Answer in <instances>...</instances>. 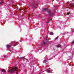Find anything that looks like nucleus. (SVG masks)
I'll return each mask as SVG.
<instances>
[{
    "label": "nucleus",
    "mask_w": 74,
    "mask_h": 74,
    "mask_svg": "<svg viewBox=\"0 0 74 74\" xmlns=\"http://www.w3.org/2000/svg\"><path fill=\"white\" fill-rule=\"evenodd\" d=\"M18 68L17 67H15V68H11V69L9 71H8L9 73H14L16 71H18Z\"/></svg>",
    "instance_id": "nucleus-1"
},
{
    "label": "nucleus",
    "mask_w": 74,
    "mask_h": 74,
    "mask_svg": "<svg viewBox=\"0 0 74 74\" xmlns=\"http://www.w3.org/2000/svg\"><path fill=\"white\" fill-rule=\"evenodd\" d=\"M69 5L71 7H74V4L73 3H71L69 4Z\"/></svg>",
    "instance_id": "nucleus-2"
},
{
    "label": "nucleus",
    "mask_w": 74,
    "mask_h": 74,
    "mask_svg": "<svg viewBox=\"0 0 74 74\" xmlns=\"http://www.w3.org/2000/svg\"><path fill=\"white\" fill-rule=\"evenodd\" d=\"M46 44H47V42L44 41L43 42V45H46Z\"/></svg>",
    "instance_id": "nucleus-3"
},
{
    "label": "nucleus",
    "mask_w": 74,
    "mask_h": 74,
    "mask_svg": "<svg viewBox=\"0 0 74 74\" xmlns=\"http://www.w3.org/2000/svg\"><path fill=\"white\" fill-rule=\"evenodd\" d=\"M47 10V8H43L42 11H46Z\"/></svg>",
    "instance_id": "nucleus-4"
},
{
    "label": "nucleus",
    "mask_w": 74,
    "mask_h": 74,
    "mask_svg": "<svg viewBox=\"0 0 74 74\" xmlns=\"http://www.w3.org/2000/svg\"><path fill=\"white\" fill-rule=\"evenodd\" d=\"M61 46V45L60 44H59L56 46L57 47H58V48H60V47Z\"/></svg>",
    "instance_id": "nucleus-5"
},
{
    "label": "nucleus",
    "mask_w": 74,
    "mask_h": 74,
    "mask_svg": "<svg viewBox=\"0 0 74 74\" xmlns=\"http://www.w3.org/2000/svg\"><path fill=\"white\" fill-rule=\"evenodd\" d=\"M36 5H32V8H36Z\"/></svg>",
    "instance_id": "nucleus-6"
},
{
    "label": "nucleus",
    "mask_w": 74,
    "mask_h": 74,
    "mask_svg": "<svg viewBox=\"0 0 74 74\" xmlns=\"http://www.w3.org/2000/svg\"><path fill=\"white\" fill-rule=\"evenodd\" d=\"M1 71L2 72H3V73H5V69H2Z\"/></svg>",
    "instance_id": "nucleus-7"
},
{
    "label": "nucleus",
    "mask_w": 74,
    "mask_h": 74,
    "mask_svg": "<svg viewBox=\"0 0 74 74\" xmlns=\"http://www.w3.org/2000/svg\"><path fill=\"white\" fill-rule=\"evenodd\" d=\"M7 47H8V48H10V47H11V45H7Z\"/></svg>",
    "instance_id": "nucleus-8"
},
{
    "label": "nucleus",
    "mask_w": 74,
    "mask_h": 74,
    "mask_svg": "<svg viewBox=\"0 0 74 74\" xmlns=\"http://www.w3.org/2000/svg\"><path fill=\"white\" fill-rule=\"evenodd\" d=\"M4 1H3L2 0L1 1L0 4H3V3H4Z\"/></svg>",
    "instance_id": "nucleus-9"
},
{
    "label": "nucleus",
    "mask_w": 74,
    "mask_h": 74,
    "mask_svg": "<svg viewBox=\"0 0 74 74\" xmlns=\"http://www.w3.org/2000/svg\"><path fill=\"white\" fill-rule=\"evenodd\" d=\"M50 35H53V33L52 32H51L50 33Z\"/></svg>",
    "instance_id": "nucleus-10"
},
{
    "label": "nucleus",
    "mask_w": 74,
    "mask_h": 74,
    "mask_svg": "<svg viewBox=\"0 0 74 74\" xmlns=\"http://www.w3.org/2000/svg\"><path fill=\"white\" fill-rule=\"evenodd\" d=\"M46 62H47V60H44V61H43V63H46Z\"/></svg>",
    "instance_id": "nucleus-11"
},
{
    "label": "nucleus",
    "mask_w": 74,
    "mask_h": 74,
    "mask_svg": "<svg viewBox=\"0 0 74 74\" xmlns=\"http://www.w3.org/2000/svg\"><path fill=\"white\" fill-rule=\"evenodd\" d=\"M47 73H51V71L50 70H48L47 71Z\"/></svg>",
    "instance_id": "nucleus-12"
},
{
    "label": "nucleus",
    "mask_w": 74,
    "mask_h": 74,
    "mask_svg": "<svg viewBox=\"0 0 74 74\" xmlns=\"http://www.w3.org/2000/svg\"><path fill=\"white\" fill-rule=\"evenodd\" d=\"M51 12V10H49L48 11V13H50V12Z\"/></svg>",
    "instance_id": "nucleus-13"
},
{
    "label": "nucleus",
    "mask_w": 74,
    "mask_h": 74,
    "mask_svg": "<svg viewBox=\"0 0 74 74\" xmlns=\"http://www.w3.org/2000/svg\"><path fill=\"white\" fill-rule=\"evenodd\" d=\"M69 14H70V12L68 13L67 14V15H69Z\"/></svg>",
    "instance_id": "nucleus-14"
},
{
    "label": "nucleus",
    "mask_w": 74,
    "mask_h": 74,
    "mask_svg": "<svg viewBox=\"0 0 74 74\" xmlns=\"http://www.w3.org/2000/svg\"><path fill=\"white\" fill-rule=\"evenodd\" d=\"M24 58H25V57H21V59H24Z\"/></svg>",
    "instance_id": "nucleus-15"
},
{
    "label": "nucleus",
    "mask_w": 74,
    "mask_h": 74,
    "mask_svg": "<svg viewBox=\"0 0 74 74\" xmlns=\"http://www.w3.org/2000/svg\"><path fill=\"white\" fill-rule=\"evenodd\" d=\"M47 38H48V37H47V36L46 37V38L45 39V40H47Z\"/></svg>",
    "instance_id": "nucleus-16"
},
{
    "label": "nucleus",
    "mask_w": 74,
    "mask_h": 74,
    "mask_svg": "<svg viewBox=\"0 0 74 74\" xmlns=\"http://www.w3.org/2000/svg\"><path fill=\"white\" fill-rule=\"evenodd\" d=\"M58 37H56L55 38V40H57V39H58Z\"/></svg>",
    "instance_id": "nucleus-17"
},
{
    "label": "nucleus",
    "mask_w": 74,
    "mask_h": 74,
    "mask_svg": "<svg viewBox=\"0 0 74 74\" xmlns=\"http://www.w3.org/2000/svg\"><path fill=\"white\" fill-rule=\"evenodd\" d=\"M19 44V43L18 42H16V45H18V44Z\"/></svg>",
    "instance_id": "nucleus-18"
},
{
    "label": "nucleus",
    "mask_w": 74,
    "mask_h": 74,
    "mask_svg": "<svg viewBox=\"0 0 74 74\" xmlns=\"http://www.w3.org/2000/svg\"><path fill=\"white\" fill-rule=\"evenodd\" d=\"M28 16H31V15H30V14H29Z\"/></svg>",
    "instance_id": "nucleus-19"
},
{
    "label": "nucleus",
    "mask_w": 74,
    "mask_h": 74,
    "mask_svg": "<svg viewBox=\"0 0 74 74\" xmlns=\"http://www.w3.org/2000/svg\"><path fill=\"white\" fill-rule=\"evenodd\" d=\"M73 43H74V40L72 42Z\"/></svg>",
    "instance_id": "nucleus-20"
},
{
    "label": "nucleus",
    "mask_w": 74,
    "mask_h": 74,
    "mask_svg": "<svg viewBox=\"0 0 74 74\" xmlns=\"http://www.w3.org/2000/svg\"><path fill=\"white\" fill-rule=\"evenodd\" d=\"M10 44L11 45L12 44V43L11 42L10 43Z\"/></svg>",
    "instance_id": "nucleus-21"
},
{
    "label": "nucleus",
    "mask_w": 74,
    "mask_h": 74,
    "mask_svg": "<svg viewBox=\"0 0 74 74\" xmlns=\"http://www.w3.org/2000/svg\"><path fill=\"white\" fill-rule=\"evenodd\" d=\"M14 46H16V45H14Z\"/></svg>",
    "instance_id": "nucleus-22"
}]
</instances>
